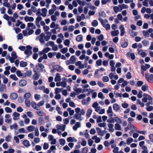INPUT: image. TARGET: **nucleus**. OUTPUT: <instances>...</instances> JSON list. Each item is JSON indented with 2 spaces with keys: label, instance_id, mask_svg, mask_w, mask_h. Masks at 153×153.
I'll list each match as a JSON object with an SVG mask.
<instances>
[{
  "label": "nucleus",
  "instance_id": "052dcab7",
  "mask_svg": "<svg viewBox=\"0 0 153 153\" xmlns=\"http://www.w3.org/2000/svg\"><path fill=\"white\" fill-rule=\"evenodd\" d=\"M126 78L128 79H131L132 77V76L131 75V74L130 72H128L126 75Z\"/></svg>",
  "mask_w": 153,
  "mask_h": 153
},
{
  "label": "nucleus",
  "instance_id": "0e129e2a",
  "mask_svg": "<svg viewBox=\"0 0 153 153\" xmlns=\"http://www.w3.org/2000/svg\"><path fill=\"white\" fill-rule=\"evenodd\" d=\"M88 142L89 146H91L93 143V141L91 139H89L88 140Z\"/></svg>",
  "mask_w": 153,
  "mask_h": 153
},
{
  "label": "nucleus",
  "instance_id": "c9c22d12",
  "mask_svg": "<svg viewBox=\"0 0 153 153\" xmlns=\"http://www.w3.org/2000/svg\"><path fill=\"white\" fill-rule=\"evenodd\" d=\"M59 142L60 144L62 146L64 145L65 142V140L63 138H61L59 140Z\"/></svg>",
  "mask_w": 153,
  "mask_h": 153
},
{
  "label": "nucleus",
  "instance_id": "6e6552de",
  "mask_svg": "<svg viewBox=\"0 0 153 153\" xmlns=\"http://www.w3.org/2000/svg\"><path fill=\"white\" fill-rule=\"evenodd\" d=\"M37 104L35 102L32 101L31 102L32 106L34 109L37 110H39L40 108L37 107Z\"/></svg>",
  "mask_w": 153,
  "mask_h": 153
},
{
  "label": "nucleus",
  "instance_id": "7ed1b4c3",
  "mask_svg": "<svg viewBox=\"0 0 153 153\" xmlns=\"http://www.w3.org/2000/svg\"><path fill=\"white\" fill-rule=\"evenodd\" d=\"M36 70L42 72H43V69L44 68V65L42 63H38L36 65Z\"/></svg>",
  "mask_w": 153,
  "mask_h": 153
},
{
  "label": "nucleus",
  "instance_id": "4be33fe9",
  "mask_svg": "<svg viewBox=\"0 0 153 153\" xmlns=\"http://www.w3.org/2000/svg\"><path fill=\"white\" fill-rule=\"evenodd\" d=\"M128 44V43L126 41L124 42H122L121 43V46L122 48H125L127 47Z\"/></svg>",
  "mask_w": 153,
  "mask_h": 153
},
{
  "label": "nucleus",
  "instance_id": "680f3d73",
  "mask_svg": "<svg viewBox=\"0 0 153 153\" xmlns=\"http://www.w3.org/2000/svg\"><path fill=\"white\" fill-rule=\"evenodd\" d=\"M36 113L38 115L40 116H43L44 115V113L42 111H36Z\"/></svg>",
  "mask_w": 153,
  "mask_h": 153
},
{
  "label": "nucleus",
  "instance_id": "c756f323",
  "mask_svg": "<svg viewBox=\"0 0 153 153\" xmlns=\"http://www.w3.org/2000/svg\"><path fill=\"white\" fill-rule=\"evenodd\" d=\"M32 74V72L30 70L27 71L25 73V75L26 76L30 77Z\"/></svg>",
  "mask_w": 153,
  "mask_h": 153
},
{
  "label": "nucleus",
  "instance_id": "58836bf2",
  "mask_svg": "<svg viewBox=\"0 0 153 153\" xmlns=\"http://www.w3.org/2000/svg\"><path fill=\"white\" fill-rule=\"evenodd\" d=\"M6 89V86L5 85H2L0 87V90L1 91H4Z\"/></svg>",
  "mask_w": 153,
  "mask_h": 153
},
{
  "label": "nucleus",
  "instance_id": "cd10ccee",
  "mask_svg": "<svg viewBox=\"0 0 153 153\" xmlns=\"http://www.w3.org/2000/svg\"><path fill=\"white\" fill-rule=\"evenodd\" d=\"M81 114H75V118L77 120H79V121H81L82 119L81 118Z\"/></svg>",
  "mask_w": 153,
  "mask_h": 153
},
{
  "label": "nucleus",
  "instance_id": "412c9836",
  "mask_svg": "<svg viewBox=\"0 0 153 153\" xmlns=\"http://www.w3.org/2000/svg\"><path fill=\"white\" fill-rule=\"evenodd\" d=\"M13 116H14L13 119L14 120H16L17 118H16L17 117H18L20 116V114L19 113H17L16 112H15L13 114Z\"/></svg>",
  "mask_w": 153,
  "mask_h": 153
},
{
  "label": "nucleus",
  "instance_id": "37998d69",
  "mask_svg": "<svg viewBox=\"0 0 153 153\" xmlns=\"http://www.w3.org/2000/svg\"><path fill=\"white\" fill-rule=\"evenodd\" d=\"M97 37V39L100 41L104 39V36L102 34H100Z\"/></svg>",
  "mask_w": 153,
  "mask_h": 153
},
{
  "label": "nucleus",
  "instance_id": "5701e85b",
  "mask_svg": "<svg viewBox=\"0 0 153 153\" xmlns=\"http://www.w3.org/2000/svg\"><path fill=\"white\" fill-rule=\"evenodd\" d=\"M82 39V36L81 35H79L77 36L76 38V41L79 42L81 41Z\"/></svg>",
  "mask_w": 153,
  "mask_h": 153
},
{
  "label": "nucleus",
  "instance_id": "0eeeda50",
  "mask_svg": "<svg viewBox=\"0 0 153 153\" xmlns=\"http://www.w3.org/2000/svg\"><path fill=\"white\" fill-rule=\"evenodd\" d=\"M18 97V94L16 93H12L10 95V98L12 100L16 99Z\"/></svg>",
  "mask_w": 153,
  "mask_h": 153
},
{
  "label": "nucleus",
  "instance_id": "864d4df0",
  "mask_svg": "<svg viewBox=\"0 0 153 153\" xmlns=\"http://www.w3.org/2000/svg\"><path fill=\"white\" fill-rule=\"evenodd\" d=\"M142 43L144 46H146L149 44V42L145 39L142 41Z\"/></svg>",
  "mask_w": 153,
  "mask_h": 153
},
{
  "label": "nucleus",
  "instance_id": "a878e982",
  "mask_svg": "<svg viewBox=\"0 0 153 153\" xmlns=\"http://www.w3.org/2000/svg\"><path fill=\"white\" fill-rule=\"evenodd\" d=\"M114 128L116 130H121V126L118 123L115 124Z\"/></svg>",
  "mask_w": 153,
  "mask_h": 153
},
{
  "label": "nucleus",
  "instance_id": "5fc2aeb1",
  "mask_svg": "<svg viewBox=\"0 0 153 153\" xmlns=\"http://www.w3.org/2000/svg\"><path fill=\"white\" fill-rule=\"evenodd\" d=\"M98 96L99 98H101L102 99H103L104 98L103 96V94L101 92H100L98 94Z\"/></svg>",
  "mask_w": 153,
  "mask_h": 153
},
{
  "label": "nucleus",
  "instance_id": "ea45409f",
  "mask_svg": "<svg viewBox=\"0 0 153 153\" xmlns=\"http://www.w3.org/2000/svg\"><path fill=\"white\" fill-rule=\"evenodd\" d=\"M99 16L103 18L106 17V14L104 11H102L101 13H99Z\"/></svg>",
  "mask_w": 153,
  "mask_h": 153
},
{
  "label": "nucleus",
  "instance_id": "72a5a7b5",
  "mask_svg": "<svg viewBox=\"0 0 153 153\" xmlns=\"http://www.w3.org/2000/svg\"><path fill=\"white\" fill-rule=\"evenodd\" d=\"M148 88V85L146 84H145L142 86L141 89L143 91H145L147 90V88Z\"/></svg>",
  "mask_w": 153,
  "mask_h": 153
},
{
  "label": "nucleus",
  "instance_id": "ddd939ff",
  "mask_svg": "<svg viewBox=\"0 0 153 153\" xmlns=\"http://www.w3.org/2000/svg\"><path fill=\"white\" fill-rule=\"evenodd\" d=\"M33 71L35 73L33 75V77L35 80H37L39 79L40 75H39L38 74L36 73V70H35L34 69H33Z\"/></svg>",
  "mask_w": 153,
  "mask_h": 153
},
{
  "label": "nucleus",
  "instance_id": "9b49d317",
  "mask_svg": "<svg viewBox=\"0 0 153 153\" xmlns=\"http://www.w3.org/2000/svg\"><path fill=\"white\" fill-rule=\"evenodd\" d=\"M76 61V58H75V57L74 55H72L69 61L70 62V63L71 64H74V63Z\"/></svg>",
  "mask_w": 153,
  "mask_h": 153
},
{
  "label": "nucleus",
  "instance_id": "473e14b6",
  "mask_svg": "<svg viewBox=\"0 0 153 153\" xmlns=\"http://www.w3.org/2000/svg\"><path fill=\"white\" fill-rule=\"evenodd\" d=\"M82 89L81 88H74V90L76 91L77 94H78L82 92Z\"/></svg>",
  "mask_w": 153,
  "mask_h": 153
},
{
  "label": "nucleus",
  "instance_id": "f8f14e48",
  "mask_svg": "<svg viewBox=\"0 0 153 153\" xmlns=\"http://www.w3.org/2000/svg\"><path fill=\"white\" fill-rule=\"evenodd\" d=\"M120 28L121 30L120 35L121 36H123L125 33L124 28L123 25H120Z\"/></svg>",
  "mask_w": 153,
  "mask_h": 153
},
{
  "label": "nucleus",
  "instance_id": "a18cd8bd",
  "mask_svg": "<svg viewBox=\"0 0 153 153\" xmlns=\"http://www.w3.org/2000/svg\"><path fill=\"white\" fill-rule=\"evenodd\" d=\"M109 80V78L107 76H104L103 77L102 80L105 82H108Z\"/></svg>",
  "mask_w": 153,
  "mask_h": 153
},
{
  "label": "nucleus",
  "instance_id": "c85d7f7f",
  "mask_svg": "<svg viewBox=\"0 0 153 153\" xmlns=\"http://www.w3.org/2000/svg\"><path fill=\"white\" fill-rule=\"evenodd\" d=\"M98 24V22L96 20H94L92 22V25L94 27H96L97 26Z\"/></svg>",
  "mask_w": 153,
  "mask_h": 153
},
{
  "label": "nucleus",
  "instance_id": "6e6d98bb",
  "mask_svg": "<svg viewBox=\"0 0 153 153\" xmlns=\"http://www.w3.org/2000/svg\"><path fill=\"white\" fill-rule=\"evenodd\" d=\"M133 141V139L132 138H129L127 140V144L129 145Z\"/></svg>",
  "mask_w": 153,
  "mask_h": 153
},
{
  "label": "nucleus",
  "instance_id": "dca6fc26",
  "mask_svg": "<svg viewBox=\"0 0 153 153\" xmlns=\"http://www.w3.org/2000/svg\"><path fill=\"white\" fill-rule=\"evenodd\" d=\"M27 62H25L23 61H22L20 62V66L21 67H25L27 66Z\"/></svg>",
  "mask_w": 153,
  "mask_h": 153
},
{
  "label": "nucleus",
  "instance_id": "09e8293b",
  "mask_svg": "<svg viewBox=\"0 0 153 153\" xmlns=\"http://www.w3.org/2000/svg\"><path fill=\"white\" fill-rule=\"evenodd\" d=\"M143 35L146 37H149V32L148 31H146L145 30H143Z\"/></svg>",
  "mask_w": 153,
  "mask_h": 153
},
{
  "label": "nucleus",
  "instance_id": "9d476101",
  "mask_svg": "<svg viewBox=\"0 0 153 153\" xmlns=\"http://www.w3.org/2000/svg\"><path fill=\"white\" fill-rule=\"evenodd\" d=\"M25 20L26 22H33L34 19V18L32 17H29L27 16H26L25 18Z\"/></svg>",
  "mask_w": 153,
  "mask_h": 153
},
{
  "label": "nucleus",
  "instance_id": "13d9d810",
  "mask_svg": "<svg viewBox=\"0 0 153 153\" xmlns=\"http://www.w3.org/2000/svg\"><path fill=\"white\" fill-rule=\"evenodd\" d=\"M44 101L43 100L42 101H40L37 104V107H39L40 106H42L43 105L44 103Z\"/></svg>",
  "mask_w": 153,
  "mask_h": 153
},
{
  "label": "nucleus",
  "instance_id": "49530a36",
  "mask_svg": "<svg viewBox=\"0 0 153 153\" xmlns=\"http://www.w3.org/2000/svg\"><path fill=\"white\" fill-rule=\"evenodd\" d=\"M68 51V49L67 48H64L61 50V52L63 54L66 53Z\"/></svg>",
  "mask_w": 153,
  "mask_h": 153
},
{
  "label": "nucleus",
  "instance_id": "6ab92c4d",
  "mask_svg": "<svg viewBox=\"0 0 153 153\" xmlns=\"http://www.w3.org/2000/svg\"><path fill=\"white\" fill-rule=\"evenodd\" d=\"M61 80L60 79V74H59L57 73L56 74V76L54 78V80L56 82H57L58 81H60Z\"/></svg>",
  "mask_w": 153,
  "mask_h": 153
},
{
  "label": "nucleus",
  "instance_id": "423d86ee",
  "mask_svg": "<svg viewBox=\"0 0 153 153\" xmlns=\"http://www.w3.org/2000/svg\"><path fill=\"white\" fill-rule=\"evenodd\" d=\"M65 127L66 125L65 124L62 125V126L59 124H58L56 126V128H57V129H60L62 131H64L65 130Z\"/></svg>",
  "mask_w": 153,
  "mask_h": 153
},
{
  "label": "nucleus",
  "instance_id": "1a4fd4ad",
  "mask_svg": "<svg viewBox=\"0 0 153 153\" xmlns=\"http://www.w3.org/2000/svg\"><path fill=\"white\" fill-rule=\"evenodd\" d=\"M27 84V81L25 79L20 80L19 82V85L21 87L25 86Z\"/></svg>",
  "mask_w": 153,
  "mask_h": 153
},
{
  "label": "nucleus",
  "instance_id": "e433bc0d",
  "mask_svg": "<svg viewBox=\"0 0 153 153\" xmlns=\"http://www.w3.org/2000/svg\"><path fill=\"white\" fill-rule=\"evenodd\" d=\"M25 103L27 107H29L30 105V101L28 99L25 100Z\"/></svg>",
  "mask_w": 153,
  "mask_h": 153
},
{
  "label": "nucleus",
  "instance_id": "393cba45",
  "mask_svg": "<svg viewBox=\"0 0 153 153\" xmlns=\"http://www.w3.org/2000/svg\"><path fill=\"white\" fill-rule=\"evenodd\" d=\"M92 110L90 109L89 108L88 109L87 112L86 113V116H87L89 117H90L92 113Z\"/></svg>",
  "mask_w": 153,
  "mask_h": 153
},
{
  "label": "nucleus",
  "instance_id": "a19ab883",
  "mask_svg": "<svg viewBox=\"0 0 153 153\" xmlns=\"http://www.w3.org/2000/svg\"><path fill=\"white\" fill-rule=\"evenodd\" d=\"M86 97V95L85 94H81L78 96V98L79 99H83Z\"/></svg>",
  "mask_w": 153,
  "mask_h": 153
},
{
  "label": "nucleus",
  "instance_id": "b1692460",
  "mask_svg": "<svg viewBox=\"0 0 153 153\" xmlns=\"http://www.w3.org/2000/svg\"><path fill=\"white\" fill-rule=\"evenodd\" d=\"M31 96V94L30 93H27L25 94L24 96V98L26 100L30 98Z\"/></svg>",
  "mask_w": 153,
  "mask_h": 153
},
{
  "label": "nucleus",
  "instance_id": "c03bdc74",
  "mask_svg": "<svg viewBox=\"0 0 153 153\" xmlns=\"http://www.w3.org/2000/svg\"><path fill=\"white\" fill-rule=\"evenodd\" d=\"M64 43L65 45L69 46L70 43V41L68 39H66L64 41Z\"/></svg>",
  "mask_w": 153,
  "mask_h": 153
},
{
  "label": "nucleus",
  "instance_id": "f704fd0d",
  "mask_svg": "<svg viewBox=\"0 0 153 153\" xmlns=\"http://www.w3.org/2000/svg\"><path fill=\"white\" fill-rule=\"evenodd\" d=\"M10 78L15 81H17L18 79L15 74H11L10 76Z\"/></svg>",
  "mask_w": 153,
  "mask_h": 153
},
{
  "label": "nucleus",
  "instance_id": "f257e3e1",
  "mask_svg": "<svg viewBox=\"0 0 153 153\" xmlns=\"http://www.w3.org/2000/svg\"><path fill=\"white\" fill-rule=\"evenodd\" d=\"M143 97L142 100L143 102H146L148 100H149V102H152V98L151 96L145 93L143 94Z\"/></svg>",
  "mask_w": 153,
  "mask_h": 153
},
{
  "label": "nucleus",
  "instance_id": "aec40b11",
  "mask_svg": "<svg viewBox=\"0 0 153 153\" xmlns=\"http://www.w3.org/2000/svg\"><path fill=\"white\" fill-rule=\"evenodd\" d=\"M23 145L26 147L30 146V144L29 142L27 140H25L23 142Z\"/></svg>",
  "mask_w": 153,
  "mask_h": 153
},
{
  "label": "nucleus",
  "instance_id": "603ef678",
  "mask_svg": "<svg viewBox=\"0 0 153 153\" xmlns=\"http://www.w3.org/2000/svg\"><path fill=\"white\" fill-rule=\"evenodd\" d=\"M88 152V148L86 147H84L82 150V153H87Z\"/></svg>",
  "mask_w": 153,
  "mask_h": 153
},
{
  "label": "nucleus",
  "instance_id": "bf43d9fd",
  "mask_svg": "<svg viewBox=\"0 0 153 153\" xmlns=\"http://www.w3.org/2000/svg\"><path fill=\"white\" fill-rule=\"evenodd\" d=\"M56 110L58 111V112L59 114L61 115L62 114V111H61V109L59 107L56 106Z\"/></svg>",
  "mask_w": 153,
  "mask_h": 153
},
{
  "label": "nucleus",
  "instance_id": "8fccbe9b",
  "mask_svg": "<svg viewBox=\"0 0 153 153\" xmlns=\"http://www.w3.org/2000/svg\"><path fill=\"white\" fill-rule=\"evenodd\" d=\"M104 26L103 27L105 28L106 30H109L110 29V26L109 24L105 25V23H104Z\"/></svg>",
  "mask_w": 153,
  "mask_h": 153
},
{
  "label": "nucleus",
  "instance_id": "f3484780",
  "mask_svg": "<svg viewBox=\"0 0 153 153\" xmlns=\"http://www.w3.org/2000/svg\"><path fill=\"white\" fill-rule=\"evenodd\" d=\"M119 34V31L118 30H116L111 32V34L113 36H117Z\"/></svg>",
  "mask_w": 153,
  "mask_h": 153
},
{
  "label": "nucleus",
  "instance_id": "4d7b16f0",
  "mask_svg": "<svg viewBox=\"0 0 153 153\" xmlns=\"http://www.w3.org/2000/svg\"><path fill=\"white\" fill-rule=\"evenodd\" d=\"M42 19V18L40 16H39L36 18V23H38Z\"/></svg>",
  "mask_w": 153,
  "mask_h": 153
},
{
  "label": "nucleus",
  "instance_id": "338daca9",
  "mask_svg": "<svg viewBox=\"0 0 153 153\" xmlns=\"http://www.w3.org/2000/svg\"><path fill=\"white\" fill-rule=\"evenodd\" d=\"M67 82V81H66L65 82V81L61 82V84L63 88L65 87L67 85V84L66 83V82Z\"/></svg>",
  "mask_w": 153,
  "mask_h": 153
},
{
  "label": "nucleus",
  "instance_id": "e2e57ef3",
  "mask_svg": "<svg viewBox=\"0 0 153 153\" xmlns=\"http://www.w3.org/2000/svg\"><path fill=\"white\" fill-rule=\"evenodd\" d=\"M74 139V137H69L67 138V141L68 142H73V139Z\"/></svg>",
  "mask_w": 153,
  "mask_h": 153
},
{
  "label": "nucleus",
  "instance_id": "2f4dec72",
  "mask_svg": "<svg viewBox=\"0 0 153 153\" xmlns=\"http://www.w3.org/2000/svg\"><path fill=\"white\" fill-rule=\"evenodd\" d=\"M119 7H120V10L123 9H127L128 8V6L127 5H125L124 4H123L121 5L120 4L119 5Z\"/></svg>",
  "mask_w": 153,
  "mask_h": 153
},
{
  "label": "nucleus",
  "instance_id": "774afa93",
  "mask_svg": "<svg viewBox=\"0 0 153 153\" xmlns=\"http://www.w3.org/2000/svg\"><path fill=\"white\" fill-rule=\"evenodd\" d=\"M49 147V145L48 143H45L44 144V146L43 147V149L45 150H46L48 149Z\"/></svg>",
  "mask_w": 153,
  "mask_h": 153
},
{
  "label": "nucleus",
  "instance_id": "3c124183",
  "mask_svg": "<svg viewBox=\"0 0 153 153\" xmlns=\"http://www.w3.org/2000/svg\"><path fill=\"white\" fill-rule=\"evenodd\" d=\"M43 52L45 53H47L51 50V48L49 47H47L44 48L43 50Z\"/></svg>",
  "mask_w": 153,
  "mask_h": 153
},
{
  "label": "nucleus",
  "instance_id": "de8ad7c7",
  "mask_svg": "<svg viewBox=\"0 0 153 153\" xmlns=\"http://www.w3.org/2000/svg\"><path fill=\"white\" fill-rule=\"evenodd\" d=\"M102 63V61L101 59H98L96 61V64L98 66H100L101 65Z\"/></svg>",
  "mask_w": 153,
  "mask_h": 153
},
{
  "label": "nucleus",
  "instance_id": "2eb2a0df",
  "mask_svg": "<svg viewBox=\"0 0 153 153\" xmlns=\"http://www.w3.org/2000/svg\"><path fill=\"white\" fill-rule=\"evenodd\" d=\"M42 11L43 13V14L42 13L41 15L43 17H45L46 16V13L47 12V10L46 8H43L42 9Z\"/></svg>",
  "mask_w": 153,
  "mask_h": 153
},
{
  "label": "nucleus",
  "instance_id": "4c0bfd02",
  "mask_svg": "<svg viewBox=\"0 0 153 153\" xmlns=\"http://www.w3.org/2000/svg\"><path fill=\"white\" fill-rule=\"evenodd\" d=\"M115 121L117 123H121L122 121L121 119L118 117H115L114 118Z\"/></svg>",
  "mask_w": 153,
  "mask_h": 153
},
{
  "label": "nucleus",
  "instance_id": "bb28decb",
  "mask_svg": "<svg viewBox=\"0 0 153 153\" xmlns=\"http://www.w3.org/2000/svg\"><path fill=\"white\" fill-rule=\"evenodd\" d=\"M12 58H13L14 59H15L17 58V56L15 51H13L11 53Z\"/></svg>",
  "mask_w": 153,
  "mask_h": 153
},
{
  "label": "nucleus",
  "instance_id": "4468645a",
  "mask_svg": "<svg viewBox=\"0 0 153 153\" xmlns=\"http://www.w3.org/2000/svg\"><path fill=\"white\" fill-rule=\"evenodd\" d=\"M108 126L109 128V131L111 132H113L114 129L113 128L114 125L112 123H109L108 124Z\"/></svg>",
  "mask_w": 153,
  "mask_h": 153
},
{
  "label": "nucleus",
  "instance_id": "f03ea898",
  "mask_svg": "<svg viewBox=\"0 0 153 153\" xmlns=\"http://www.w3.org/2000/svg\"><path fill=\"white\" fill-rule=\"evenodd\" d=\"M26 48L27 49L25 50L24 53L25 55L28 56H27V57L28 58L29 56L31 55L32 53V52L31 51L32 48L31 46L29 45L27 46Z\"/></svg>",
  "mask_w": 153,
  "mask_h": 153
},
{
  "label": "nucleus",
  "instance_id": "20e7f679",
  "mask_svg": "<svg viewBox=\"0 0 153 153\" xmlns=\"http://www.w3.org/2000/svg\"><path fill=\"white\" fill-rule=\"evenodd\" d=\"M145 77L146 80L149 82H153V74H151L150 75L149 73L145 74Z\"/></svg>",
  "mask_w": 153,
  "mask_h": 153
},
{
  "label": "nucleus",
  "instance_id": "39448f33",
  "mask_svg": "<svg viewBox=\"0 0 153 153\" xmlns=\"http://www.w3.org/2000/svg\"><path fill=\"white\" fill-rule=\"evenodd\" d=\"M52 68L57 71L59 72L62 71L63 68L58 65H53L52 66Z\"/></svg>",
  "mask_w": 153,
  "mask_h": 153
},
{
  "label": "nucleus",
  "instance_id": "69168bd1",
  "mask_svg": "<svg viewBox=\"0 0 153 153\" xmlns=\"http://www.w3.org/2000/svg\"><path fill=\"white\" fill-rule=\"evenodd\" d=\"M62 88H56L55 89V93L56 94H57L59 93V92L61 91V90Z\"/></svg>",
  "mask_w": 153,
  "mask_h": 153
},
{
  "label": "nucleus",
  "instance_id": "a211bd4d",
  "mask_svg": "<svg viewBox=\"0 0 153 153\" xmlns=\"http://www.w3.org/2000/svg\"><path fill=\"white\" fill-rule=\"evenodd\" d=\"M113 108L114 110L117 111L119 110L120 107L118 104L115 103L113 104Z\"/></svg>",
  "mask_w": 153,
  "mask_h": 153
},
{
  "label": "nucleus",
  "instance_id": "7c9ffc66",
  "mask_svg": "<svg viewBox=\"0 0 153 153\" xmlns=\"http://www.w3.org/2000/svg\"><path fill=\"white\" fill-rule=\"evenodd\" d=\"M35 128V127L33 126H30L28 127L27 130H28L30 132L32 131H33Z\"/></svg>",
  "mask_w": 153,
  "mask_h": 153
},
{
  "label": "nucleus",
  "instance_id": "79ce46f5",
  "mask_svg": "<svg viewBox=\"0 0 153 153\" xmlns=\"http://www.w3.org/2000/svg\"><path fill=\"white\" fill-rule=\"evenodd\" d=\"M5 110L7 113H11L12 111V110L9 107H6L5 108Z\"/></svg>",
  "mask_w": 153,
  "mask_h": 153
}]
</instances>
